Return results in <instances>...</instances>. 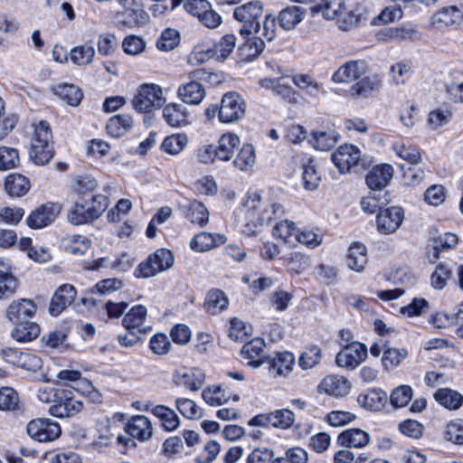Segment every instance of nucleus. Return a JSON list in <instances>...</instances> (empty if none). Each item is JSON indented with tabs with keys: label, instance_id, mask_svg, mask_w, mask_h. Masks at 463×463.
<instances>
[{
	"label": "nucleus",
	"instance_id": "13",
	"mask_svg": "<svg viewBox=\"0 0 463 463\" xmlns=\"http://www.w3.org/2000/svg\"><path fill=\"white\" fill-rule=\"evenodd\" d=\"M93 388L91 383L81 377L78 369L60 370V392L62 389H69L77 392H90Z\"/></svg>",
	"mask_w": 463,
	"mask_h": 463
},
{
	"label": "nucleus",
	"instance_id": "32",
	"mask_svg": "<svg viewBox=\"0 0 463 463\" xmlns=\"http://www.w3.org/2000/svg\"><path fill=\"white\" fill-rule=\"evenodd\" d=\"M73 392L69 389L60 392V418L71 417L82 411L83 403L74 397Z\"/></svg>",
	"mask_w": 463,
	"mask_h": 463
},
{
	"label": "nucleus",
	"instance_id": "38",
	"mask_svg": "<svg viewBox=\"0 0 463 463\" xmlns=\"http://www.w3.org/2000/svg\"><path fill=\"white\" fill-rule=\"evenodd\" d=\"M345 9V0H320L319 4L311 6L312 14L321 13L326 19H334Z\"/></svg>",
	"mask_w": 463,
	"mask_h": 463
},
{
	"label": "nucleus",
	"instance_id": "58",
	"mask_svg": "<svg viewBox=\"0 0 463 463\" xmlns=\"http://www.w3.org/2000/svg\"><path fill=\"white\" fill-rule=\"evenodd\" d=\"M187 217L193 223L203 226L209 221V213L202 203L194 201L189 206Z\"/></svg>",
	"mask_w": 463,
	"mask_h": 463
},
{
	"label": "nucleus",
	"instance_id": "47",
	"mask_svg": "<svg viewBox=\"0 0 463 463\" xmlns=\"http://www.w3.org/2000/svg\"><path fill=\"white\" fill-rule=\"evenodd\" d=\"M293 83L311 98H317L321 92V85L307 74H298L292 78Z\"/></svg>",
	"mask_w": 463,
	"mask_h": 463
},
{
	"label": "nucleus",
	"instance_id": "33",
	"mask_svg": "<svg viewBox=\"0 0 463 463\" xmlns=\"http://www.w3.org/2000/svg\"><path fill=\"white\" fill-rule=\"evenodd\" d=\"M260 84L263 88L272 90L278 96L288 103L298 102L297 92L290 86L282 83L280 79H261Z\"/></svg>",
	"mask_w": 463,
	"mask_h": 463
},
{
	"label": "nucleus",
	"instance_id": "63",
	"mask_svg": "<svg viewBox=\"0 0 463 463\" xmlns=\"http://www.w3.org/2000/svg\"><path fill=\"white\" fill-rule=\"evenodd\" d=\"M393 150L398 156L406 160L410 165H418L420 161V153L414 146H405L404 144H395Z\"/></svg>",
	"mask_w": 463,
	"mask_h": 463
},
{
	"label": "nucleus",
	"instance_id": "36",
	"mask_svg": "<svg viewBox=\"0 0 463 463\" xmlns=\"http://www.w3.org/2000/svg\"><path fill=\"white\" fill-rule=\"evenodd\" d=\"M224 242V238L220 234H212L209 232H200L196 234L190 241V247L197 251H207L216 245Z\"/></svg>",
	"mask_w": 463,
	"mask_h": 463
},
{
	"label": "nucleus",
	"instance_id": "6",
	"mask_svg": "<svg viewBox=\"0 0 463 463\" xmlns=\"http://www.w3.org/2000/svg\"><path fill=\"white\" fill-rule=\"evenodd\" d=\"M262 16L263 5L260 1L249 2L233 10V17L241 24L239 33L245 39L250 37L252 32H257Z\"/></svg>",
	"mask_w": 463,
	"mask_h": 463
},
{
	"label": "nucleus",
	"instance_id": "23",
	"mask_svg": "<svg viewBox=\"0 0 463 463\" xmlns=\"http://www.w3.org/2000/svg\"><path fill=\"white\" fill-rule=\"evenodd\" d=\"M146 318V308L142 305L134 306L125 315L122 325L128 331H134L138 334H146L144 323Z\"/></svg>",
	"mask_w": 463,
	"mask_h": 463
},
{
	"label": "nucleus",
	"instance_id": "20",
	"mask_svg": "<svg viewBox=\"0 0 463 463\" xmlns=\"http://www.w3.org/2000/svg\"><path fill=\"white\" fill-rule=\"evenodd\" d=\"M463 20L462 11L456 5H449L439 9L432 14L431 24L437 29H442L454 24H458Z\"/></svg>",
	"mask_w": 463,
	"mask_h": 463
},
{
	"label": "nucleus",
	"instance_id": "44",
	"mask_svg": "<svg viewBox=\"0 0 463 463\" xmlns=\"http://www.w3.org/2000/svg\"><path fill=\"white\" fill-rule=\"evenodd\" d=\"M435 400L449 410L458 409L463 402V396L459 392L449 388H441L434 394Z\"/></svg>",
	"mask_w": 463,
	"mask_h": 463
},
{
	"label": "nucleus",
	"instance_id": "61",
	"mask_svg": "<svg viewBox=\"0 0 463 463\" xmlns=\"http://www.w3.org/2000/svg\"><path fill=\"white\" fill-rule=\"evenodd\" d=\"M408 355L404 348H388L383 352L382 363L386 369L398 366Z\"/></svg>",
	"mask_w": 463,
	"mask_h": 463
},
{
	"label": "nucleus",
	"instance_id": "39",
	"mask_svg": "<svg viewBox=\"0 0 463 463\" xmlns=\"http://www.w3.org/2000/svg\"><path fill=\"white\" fill-rule=\"evenodd\" d=\"M256 162L255 149L250 144H244L238 150L236 156L232 161V165L240 171L250 170Z\"/></svg>",
	"mask_w": 463,
	"mask_h": 463
},
{
	"label": "nucleus",
	"instance_id": "59",
	"mask_svg": "<svg viewBox=\"0 0 463 463\" xmlns=\"http://www.w3.org/2000/svg\"><path fill=\"white\" fill-rule=\"evenodd\" d=\"M95 50L92 46L82 45L75 47L71 51L70 58L73 63L86 65L92 61Z\"/></svg>",
	"mask_w": 463,
	"mask_h": 463
},
{
	"label": "nucleus",
	"instance_id": "34",
	"mask_svg": "<svg viewBox=\"0 0 463 463\" xmlns=\"http://www.w3.org/2000/svg\"><path fill=\"white\" fill-rule=\"evenodd\" d=\"M228 298L221 289L213 288L208 291L204 303V310L211 315H217L227 308Z\"/></svg>",
	"mask_w": 463,
	"mask_h": 463
},
{
	"label": "nucleus",
	"instance_id": "55",
	"mask_svg": "<svg viewBox=\"0 0 463 463\" xmlns=\"http://www.w3.org/2000/svg\"><path fill=\"white\" fill-rule=\"evenodd\" d=\"M83 98L82 90L73 84H64L60 86V99L68 105L77 107Z\"/></svg>",
	"mask_w": 463,
	"mask_h": 463
},
{
	"label": "nucleus",
	"instance_id": "41",
	"mask_svg": "<svg viewBox=\"0 0 463 463\" xmlns=\"http://www.w3.org/2000/svg\"><path fill=\"white\" fill-rule=\"evenodd\" d=\"M133 125V119L129 115H116L107 124V132L113 137H123Z\"/></svg>",
	"mask_w": 463,
	"mask_h": 463
},
{
	"label": "nucleus",
	"instance_id": "50",
	"mask_svg": "<svg viewBox=\"0 0 463 463\" xmlns=\"http://www.w3.org/2000/svg\"><path fill=\"white\" fill-rule=\"evenodd\" d=\"M188 137L184 133L166 137L161 144V149L170 155H177L186 146Z\"/></svg>",
	"mask_w": 463,
	"mask_h": 463
},
{
	"label": "nucleus",
	"instance_id": "45",
	"mask_svg": "<svg viewBox=\"0 0 463 463\" xmlns=\"http://www.w3.org/2000/svg\"><path fill=\"white\" fill-rule=\"evenodd\" d=\"M61 244L65 251L72 255H82L90 245V241L85 236L71 235L61 240Z\"/></svg>",
	"mask_w": 463,
	"mask_h": 463
},
{
	"label": "nucleus",
	"instance_id": "64",
	"mask_svg": "<svg viewBox=\"0 0 463 463\" xmlns=\"http://www.w3.org/2000/svg\"><path fill=\"white\" fill-rule=\"evenodd\" d=\"M445 439L458 445H463V420H456L448 423Z\"/></svg>",
	"mask_w": 463,
	"mask_h": 463
},
{
	"label": "nucleus",
	"instance_id": "2",
	"mask_svg": "<svg viewBox=\"0 0 463 463\" xmlns=\"http://www.w3.org/2000/svg\"><path fill=\"white\" fill-rule=\"evenodd\" d=\"M246 215L249 222L254 226L269 224L272 220H277L284 215V207L278 203L263 202L257 193L249 194L244 201Z\"/></svg>",
	"mask_w": 463,
	"mask_h": 463
},
{
	"label": "nucleus",
	"instance_id": "56",
	"mask_svg": "<svg viewBox=\"0 0 463 463\" xmlns=\"http://www.w3.org/2000/svg\"><path fill=\"white\" fill-rule=\"evenodd\" d=\"M321 349L317 345H310L301 354L298 364L303 370L315 367L320 363Z\"/></svg>",
	"mask_w": 463,
	"mask_h": 463
},
{
	"label": "nucleus",
	"instance_id": "31",
	"mask_svg": "<svg viewBox=\"0 0 463 463\" xmlns=\"http://www.w3.org/2000/svg\"><path fill=\"white\" fill-rule=\"evenodd\" d=\"M31 188L29 179L21 174H11L5 181V190L11 197H22Z\"/></svg>",
	"mask_w": 463,
	"mask_h": 463
},
{
	"label": "nucleus",
	"instance_id": "37",
	"mask_svg": "<svg viewBox=\"0 0 463 463\" xmlns=\"http://www.w3.org/2000/svg\"><path fill=\"white\" fill-rule=\"evenodd\" d=\"M458 236L451 232H445L432 240V255H429L430 261L434 263L439 259V253L454 248L458 244Z\"/></svg>",
	"mask_w": 463,
	"mask_h": 463
},
{
	"label": "nucleus",
	"instance_id": "46",
	"mask_svg": "<svg viewBox=\"0 0 463 463\" xmlns=\"http://www.w3.org/2000/svg\"><path fill=\"white\" fill-rule=\"evenodd\" d=\"M310 141L313 146L321 151H327L335 146L338 140V134L335 130L315 131Z\"/></svg>",
	"mask_w": 463,
	"mask_h": 463
},
{
	"label": "nucleus",
	"instance_id": "11",
	"mask_svg": "<svg viewBox=\"0 0 463 463\" xmlns=\"http://www.w3.org/2000/svg\"><path fill=\"white\" fill-rule=\"evenodd\" d=\"M360 150L357 146L345 144L340 146L335 152L331 155L335 165L341 174L348 173L357 165L360 161Z\"/></svg>",
	"mask_w": 463,
	"mask_h": 463
},
{
	"label": "nucleus",
	"instance_id": "17",
	"mask_svg": "<svg viewBox=\"0 0 463 463\" xmlns=\"http://www.w3.org/2000/svg\"><path fill=\"white\" fill-rule=\"evenodd\" d=\"M393 175V168L391 165L383 164L373 166L366 175L365 181L373 191L384 189Z\"/></svg>",
	"mask_w": 463,
	"mask_h": 463
},
{
	"label": "nucleus",
	"instance_id": "7",
	"mask_svg": "<svg viewBox=\"0 0 463 463\" xmlns=\"http://www.w3.org/2000/svg\"><path fill=\"white\" fill-rule=\"evenodd\" d=\"M164 102L165 99L161 87L154 83L140 85L131 100L133 109L141 113H147L159 109Z\"/></svg>",
	"mask_w": 463,
	"mask_h": 463
},
{
	"label": "nucleus",
	"instance_id": "35",
	"mask_svg": "<svg viewBox=\"0 0 463 463\" xmlns=\"http://www.w3.org/2000/svg\"><path fill=\"white\" fill-rule=\"evenodd\" d=\"M368 258L366 247L360 242L352 243L348 249V267L356 272H361L364 270Z\"/></svg>",
	"mask_w": 463,
	"mask_h": 463
},
{
	"label": "nucleus",
	"instance_id": "49",
	"mask_svg": "<svg viewBox=\"0 0 463 463\" xmlns=\"http://www.w3.org/2000/svg\"><path fill=\"white\" fill-rule=\"evenodd\" d=\"M236 36L234 34H225L216 43L212 49V55L217 60H225L233 51L236 45Z\"/></svg>",
	"mask_w": 463,
	"mask_h": 463
},
{
	"label": "nucleus",
	"instance_id": "10",
	"mask_svg": "<svg viewBox=\"0 0 463 463\" xmlns=\"http://www.w3.org/2000/svg\"><path fill=\"white\" fill-rule=\"evenodd\" d=\"M404 212L402 207L392 206L381 210L376 218L377 231L382 234H392L402 225Z\"/></svg>",
	"mask_w": 463,
	"mask_h": 463
},
{
	"label": "nucleus",
	"instance_id": "30",
	"mask_svg": "<svg viewBox=\"0 0 463 463\" xmlns=\"http://www.w3.org/2000/svg\"><path fill=\"white\" fill-rule=\"evenodd\" d=\"M294 363L295 358L291 353L278 354L269 362V372L273 377L287 376L292 371Z\"/></svg>",
	"mask_w": 463,
	"mask_h": 463
},
{
	"label": "nucleus",
	"instance_id": "8",
	"mask_svg": "<svg viewBox=\"0 0 463 463\" xmlns=\"http://www.w3.org/2000/svg\"><path fill=\"white\" fill-rule=\"evenodd\" d=\"M246 102L237 92L225 93L219 106V120L230 124L242 118L246 114Z\"/></svg>",
	"mask_w": 463,
	"mask_h": 463
},
{
	"label": "nucleus",
	"instance_id": "18",
	"mask_svg": "<svg viewBox=\"0 0 463 463\" xmlns=\"http://www.w3.org/2000/svg\"><path fill=\"white\" fill-rule=\"evenodd\" d=\"M367 69L364 61H350L338 68L332 75V80L337 83L350 82L358 80Z\"/></svg>",
	"mask_w": 463,
	"mask_h": 463
},
{
	"label": "nucleus",
	"instance_id": "5",
	"mask_svg": "<svg viewBox=\"0 0 463 463\" xmlns=\"http://www.w3.org/2000/svg\"><path fill=\"white\" fill-rule=\"evenodd\" d=\"M54 142L48 122L40 121L34 127L29 155L36 165H45L54 156Z\"/></svg>",
	"mask_w": 463,
	"mask_h": 463
},
{
	"label": "nucleus",
	"instance_id": "42",
	"mask_svg": "<svg viewBox=\"0 0 463 463\" xmlns=\"http://www.w3.org/2000/svg\"><path fill=\"white\" fill-rule=\"evenodd\" d=\"M152 413L159 419L165 430L172 431L178 428L179 417L174 410L164 405H156L152 409Z\"/></svg>",
	"mask_w": 463,
	"mask_h": 463
},
{
	"label": "nucleus",
	"instance_id": "54",
	"mask_svg": "<svg viewBox=\"0 0 463 463\" xmlns=\"http://www.w3.org/2000/svg\"><path fill=\"white\" fill-rule=\"evenodd\" d=\"M295 421V414L288 409L276 410L271 412V427L280 430L289 429Z\"/></svg>",
	"mask_w": 463,
	"mask_h": 463
},
{
	"label": "nucleus",
	"instance_id": "60",
	"mask_svg": "<svg viewBox=\"0 0 463 463\" xmlns=\"http://www.w3.org/2000/svg\"><path fill=\"white\" fill-rule=\"evenodd\" d=\"M451 117L452 111L449 109V106L447 105L430 111L428 121L432 128H438L448 124L450 121Z\"/></svg>",
	"mask_w": 463,
	"mask_h": 463
},
{
	"label": "nucleus",
	"instance_id": "25",
	"mask_svg": "<svg viewBox=\"0 0 463 463\" xmlns=\"http://www.w3.org/2000/svg\"><path fill=\"white\" fill-rule=\"evenodd\" d=\"M382 87V79L377 74H373L362 78L356 83L352 85L348 90L349 95L357 98H367L372 92L378 90Z\"/></svg>",
	"mask_w": 463,
	"mask_h": 463
},
{
	"label": "nucleus",
	"instance_id": "16",
	"mask_svg": "<svg viewBox=\"0 0 463 463\" xmlns=\"http://www.w3.org/2000/svg\"><path fill=\"white\" fill-rule=\"evenodd\" d=\"M204 373L200 368L184 369L175 372L174 383L178 386H184L190 391L200 390L204 383Z\"/></svg>",
	"mask_w": 463,
	"mask_h": 463
},
{
	"label": "nucleus",
	"instance_id": "48",
	"mask_svg": "<svg viewBox=\"0 0 463 463\" xmlns=\"http://www.w3.org/2000/svg\"><path fill=\"white\" fill-rule=\"evenodd\" d=\"M298 231L294 222L286 220L276 223L272 229V234L274 237L281 239L284 243L294 246L295 235Z\"/></svg>",
	"mask_w": 463,
	"mask_h": 463
},
{
	"label": "nucleus",
	"instance_id": "62",
	"mask_svg": "<svg viewBox=\"0 0 463 463\" xmlns=\"http://www.w3.org/2000/svg\"><path fill=\"white\" fill-rule=\"evenodd\" d=\"M19 164L18 151L13 147H0V170L14 168Z\"/></svg>",
	"mask_w": 463,
	"mask_h": 463
},
{
	"label": "nucleus",
	"instance_id": "15",
	"mask_svg": "<svg viewBox=\"0 0 463 463\" xmlns=\"http://www.w3.org/2000/svg\"><path fill=\"white\" fill-rule=\"evenodd\" d=\"M37 307L31 299L22 298L20 300L13 301L6 309V317L14 323H20L22 321H29L35 312Z\"/></svg>",
	"mask_w": 463,
	"mask_h": 463
},
{
	"label": "nucleus",
	"instance_id": "52",
	"mask_svg": "<svg viewBox=\"0 0 463 463\" xmlns=\"http://www.w3.org/2000/svg\"><path fill=\"white\" fill-rule=\"evenodd\" d=\"M302 180L304 188L308 191H314L319 185L321 177L317 171L314 161L311 159L303 165Z\"/></svg>",
	"mask_w": 463,
	"mask_h": 463
},
{
	"label": "nucleus",
	"instance_id": "53",
	"mask_svg": "<svg viewBox=\"0 0 463 463\" xmlns=\"http://www.w3.org/2000/svg\"><path fill=\"white\" fill-rule=\"evenodd\" d=\"M413 392L410 385H400L392 390L390 403L393 408H402L412 399Z\"/></svg>",
	"mask_w": 463,
	"mask_h": 463
},
{
	"label": "nucleus",
	"instance_id": "14",
	"mask_svg": "<svg viewBox=\"0 0 463 463\" xmlns=\"http://www.w3.org/2000/svg\"><path fill=\"white\" fill-rule=\"evenodd\" d=\"M147 19L146 12L137 4L118 12L115 15V23L119 27L133 28L145 24Z\"/></svg>",
	"mask_w": 463,
	"mask_h": 463
},
{
	"label": "nucleus",
	"instance_id": "3",
	"mask_svg": "<svg viewBox=\"0 0 463 463\" xmlns=\"http://www.w3.org/2000/svg\"><path fill=\"white\" fill-rule=\"evenodd\" d=\"M107 207V196L95 194L90 200L72 204L67 211V221L72 225L91 223L102 215Z\"/></svg>",
	"mask_w": 463,
	"mask_h": 463
},
{
	"label": "nucleus",
	"instance_id": "22",
	"mask_svg": "<svg viewBox=\"0 0 463 463\" xmlns=\"http://www.w3.org/2000/svg\"><path fill=\"white\" fill-rule=\"evenodd\" d=\"M321 391L335 397H344L349 393L350 382L340 375H328L319 384Z\"/></svg>",
	"mask_w": 463,
	"mask_h": 463
},
{
	"label": "nucleus",
	"instance_id": "51",
	"mask_svg": "<svg viewBox=\"0 0 463 463\" xmlns=\"http://www.w3.org/2000/svg\"><path fill=\"white\" fill-rule=\"evenodd\" d=\"M70 187L79 194H85L93 192L98 187V182L90 175H75L71 177Z\"/></svg>",
	"mask_w": 463,
	"mask_h": 463
},
{
	"label": "nucleus",
	"instance_id": "27",
	"mask_svg": "<svg viewBox=\"0 0 463 463\" xmlns=\"http://www.w3.org/2000/svg\"><path fill=\"white\" fill-rule=\"evenodd\" d=\"M388 396L381 389H372L357 397V402L363 408L371 411H381L387 402Z\"/></svg>",
	"mask_w": 463,
	"mask_h": 463
},
{
	"label": "nucleus",
	"instance_id": "12",
	"mask_svg": "<svg viewBox=\"0 0 463 463\" xmlns=\"http://www.w3.org/2000/svg\"><path fill=\"white\" fill-rule=\"evenodd\" d=\"M27 433L40 442L55 440L58 439V424L49 419L33 420L27 425Z\"/></svg>",
	"mask_w": 463,
	"mask_h": 463
},
{
	"label": "nucleus",
	"instance_id": "28",
	"mask_svg": "<svg viewBox=\"0 0 463 463\" xmlns=\"http://www.w3.org/2000/svg\"><path fill=\"white\" fill-rule=\"evenodd\" d=\"M370 441V435L361 429H348L337 437V443L346 448H364Z\"/></svg>",
	"mask_w": 463,
	"mask_h": 463
},
{
	"label": "nucleus",
	"instance_id": "40",
	"mask_svg": "<svg viewBox=\"0 0 463 463\" xmlns=\"http://www.w3.org/2000/svg\"><path fill=\"white\" fill-rule=\"evenodd\" d=\"M163 116L167 124L171 127L181 128L189 123L184 108L180 104L166 105L164 108Z\"/></svg>",
	"mask_w": 463,
	"mask_h": 463
},
{
	"label": "nucleus",
	"instance_id": "24",
	"mask_svg": "<svg viewBox=\"0 0 463 463\" xmlns=\"http://www.w3.org/2000/svg\"><path fill=\"white\" fill-rule=\"evenodd\" d=\"M53 203H45L33 211L26 219V223L31 229H41L55 220Z\"/></svg>",
	"mask_w": 463,
	"mask_h": 463
},
{
	"label": "nucleus",
	"instance_id": "26",
	"mask_svg": "<svg viewBox=\"0 0 463 463\" xmlns=\"http://www.w3.org/2000/svg\"><path fill=\"white\" fill-rule=\"evenodd\" d=\"M240 145V138L233 133L223 134L215 146V156L217 160L227 162L230 161L233 156L235 149Z\"/></svg>",
	"mask_w": 463,
	"mask_h": 463
},
{
	"label": "nucleus",
	"instance_id": "43",
	"mask_svg": "<svg viewBox=\"0 0 463 463\" xmlns=\"http://www.w3.org/2000/svg\"><path fill=\"white\" fill-rule=\"evenodd\" d=\"M38 324L31 321H22L16 325L12 332V336L18 342H29L40 335Z\"/></svg>",
	"mask_w": 463,
	"mask_h": 463
},
{
	"label": "nucleus",
	"instance_id": "19",
	"mask_svg": "<svg viewBox=\"0 0 463 463\" xmlns=\"http://www.w3.org/2000/svg\"><path fill=\"white\" fill-rule=\"evenodd\" d=\"M265 346L261 338H253L242 346L241 354L247 360V365L258 368L267 361Z\"/></svg>",
	"mask_w": 463,
	"mask_h": 463
},
{
	"label": "nucleus",
	"instance_id": "9",
	"mask_svg": "<svg viewBox=\"0 0 463 463\" xmlns=\"http://www.w3.org/2000/svg\"><path fill=\"white\" fill-rule=\"evenodd\" d=\"M367 356V348L364 345L354 342L344 346L336 354L335 363L338 366L354 370Z\"/></svg>",
	"mask_w": 463,
	"mask_h": 463
},
{
	"label": "nucleus",
	"instance_id": "4",
	"mask_svg": "<svg viewBox=\"0 0 463 463\" xmlns=\"http://www.w3.org/2000/svg\"><path fill=\"white\" fill-rule=\"evenodd\" d=\"M257 32L246 38L245 43L239 50L246 59L258 57L265 48V42H271L277 34V19L272 14L264 16L262 24L259 22Z\"/></svg>",
	"mask_w": 463,
	"mask_h": 463
},
{
	"label": "nucleus",
	"instance_id": "29",
	"mask_svg": "<svg viewBox=\"0 0 463 463\" xmlns=\"http://www.w3.org/2000/svg\"><path fill=\"white\" fill-rule=\"evenodd\" d=\"M305 14V9L296 5H291L282 9L276 19L282 29L289 31L294 29L300 22L303 21Z\"/></svg>",
	"mask_w": 463,
	"mask_h": 463
},
{
	"label": "nucleus",
	"instance_id": "57",
	"mask_svg": "<svg viewBox=\"0 0 463 463\" xmlns=\"http://www.w3.org/2000/svg\"><path fill=\"white\" fill-rule=\"evenodd\" d=\"M149 261H153L155 267L163 272L173 266L175 258L169 250L159 249L149 255Z\"/></svg>",
	"mask_w": 463,
	"mask_h": 463
},
{
	"label": "nucleus",
	"instance_id": "21",
	"mask_svg": "<svg viewBox=\"0 0 463 463\" xmlns=\"http://www.w3.org/2000/svg\"><path fill=\"white\" fill-rule=\"evenodd\" d=\"M126 431L141 441L147 440L153 434V429L149 419L145 415L132 417L125 427Z\"/></svg>",
	"mask_w": 463,
	"mask_h": 463
},
{
	"label": "nucleus",
	"instance_id": "1",
	"mask_svg": "<svg viewBox=\"0 0 463 463\" xmlns=\"http://www.w3.org/2000/svg\"><path fill=\"white\" fill-rule=\"evenodd\" d=\"M189 81L177 90L178 97L184 103L198 105L205 97L204 84H213L218 80L217 74L204 69H196L187 74Z\"/></svg>",
	"mask_w": 463,
	"mask_h": 463
}]
</instances>
